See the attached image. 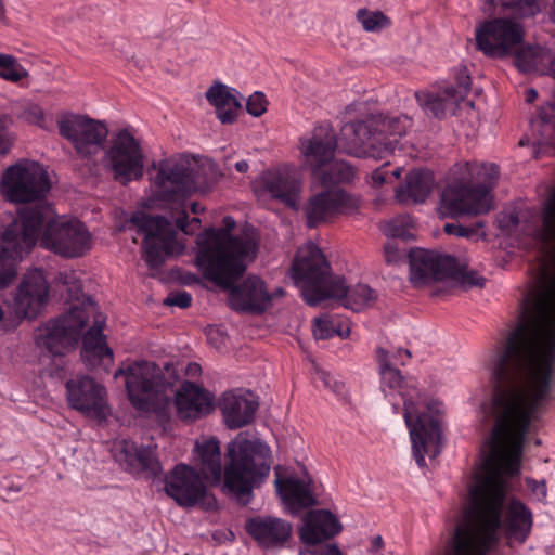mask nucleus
Masks as SVG:
<instances>
[{"label":"nucleus","instance_id":"1","mask_svg":"<svg viewBox=\"0 0 555 555\" xmlns=\"http://www.w3.org/2000/svg\"><path fill=\"white\" fill-rule=\"evenodd\" d=\"M493 391L492 411L495 417L493 446L483 459L475 482L468 487L469 502L452 529L467 522L479 530V516L486 515L492 505L498 506L500 525L509 540L524 543L533 524L531 511L520 501L512 499L502 509L506 499V476L514 477L520 470V456L526 435L533 421L539 418L540 408L548 399L555 374V336L529 330L516 324L495 345L489 358Z\"/></svg>","mask_w":555,"mask_h":555},{"label":"nucleus","instance_id":"2","mask_svg":"<svg viewBox=\"0 0 555 555\" xmlns=\"http://www.w3.org/2000/svg\"><path fill=\"white\" fill-rule=\"evenodd\" d=\"M199 475L212 486L222 480V491L243 506L254 499V490L269 476L272 456L268 444L259 439H235L227 447L222 465L220 442L216 438L196 442Z\"/></svg>","mask_w":555,"mask_h":555},{"label":"nucleus","instance_id":"3","mask_svg":"<svg viewBox=\"0 0 555 555\" xmlns=\"http://www.w3.org/2000/svg\"><path fill=\"white\" fill-rule=\"evenodd\" d=\"M91 318L93 324L83 335L81 358L89 366H95L105 360L112 362L113 350L107 346L103 334L105 318L90 297L80 306H73L67 313L40 326L35 337L37 347L54 357L64 356L77 346L81 332Z\"/></svg>","mask_w":555,"mask_h":555},{"label":"nucleus","instance_id":"4","mask_svg":"<svg viewBox=\"0 0 555 555\" xmlns=\"http://www.w3.org/2000/svg\"><path fill=\"white\" fill-rule=\"evenodd\" d=\"M223 224L197 236L196 264L206 280L229 286L233 278L246 271L247 261L257 257L259 234L255 228L246 227L232 235L236 222L231 216L223 218Z\"/></svg>","mask_w":555,"mask_h":555},{"label":"nucleus","instance_id":"5","mask_svg":"<svg viewBox=\"0 0 555 555\" xmlns=\"http://www.w3.org/2000/svg\"><path fill=\"white\" fill-rule=\"evenodd\" d=\"M126 376V389L132 406L143 413H153L167 420L171 405L172 386L178 380L173 365L160 369L155 362L140 361L115 372V378Z\"/></svg>","mask_w":555,"mask_h":555},{"label":"nucleus","instance_id":"6","mask_svg":"<svg viewBox=\"0 0 555 555\" xmlns=\"http://www.w3.org/2000/svg\"><path fill=\"white\" fill-rule=\"evenodd\" d=\"M291 276L300 286L304 299L310 306L330 298H341L347 294L345 279L332 276L328 261L313 243L298 248Z\"/></svg>","mask_w":555,"mask_h":555},{"label":"nucleus","instance_id":"7","mask_svg":"<svg viewBox=\"0 0 555 555\" xmlns=\"http://www.w3.org/2000/svg\"><path fill=\"white\" fill-rule=\"evenodd\" d=\"M156 173L151 178L154 197L159 202L183 206L184 201L197 192L204 179L198 159L177 155L153 163Z\"/></svg>","mask_w":555,"mask_h":555},{"label":"nucleus","instance_id":"8","mask_svg":"<svg viewBox=\"0 0 555 555\" xmlns=\"http://www.w3.org/2000/svg\"><path fill=\"white\" fill-rule=\"evenodd\" d=\"M44 212L21 209L0 235V289L8 287L17 276L16 260L30 253L37 244Z\"/></svg>","mask_w":555,"mask_h":555},{"label":"nucleus","instance_id":"9","mask_svg":"<svg viewBox=\"0 0 555 555\" xmlns=\"http://www.w3.org/2000/svg\"><path fill=\"white\" fill-rule=\"evenodd\" d=\"M478 176L482 180L479 184H453L443 190L439 207L443 216L482 215L491 209L490 191L499 179V167L482 165Z\"/></svg>","mask_w":555,"mask_h":555},{"label":"nucleus","instance_id":"10","mask_svg":"<svg viewBox=\"0 0 555 555\" xmlns=\"http://www.w3.org/2000/svg\"><path fill=\"white\" fill-rule=\"evenodd\" d=\"M44 212L39 233L40 246L63 258H79L91 249V234L79 220L52 219L48 205L24 207Z\"/></svg>","mask_w":555,"mask_h":555},{"label":"nucleus","instance_id":"11","mask_svg":"<svg viewBox=\"0 0 555 555\" xmlns=\"http://www.w3.org/2000/svg\"><path fill=\"white\" fill-rule=\"evenodd\" d=\"M50 189L51 181L44 168L37 162L27 159L9 166L0 182L3 197L16 204L36 202V206L43 205L41 202L46 199Z\"/></svg>","mask_w":555,"mask_h":555},{"label":"nucleus","instance_id":"12","mask_svg":"<svg viewBox=\"0 0 555 555\" xmlns=\"http://www.w3.org/2000/svg\"><path fill=\"white\" fill-rule=\"evenodd\" d=\"M428 411L413 417L408 403H404V420L410 429L413 455L420 467L425 466V455L435 460L442 446L441 418L442 403L435 401L427 405Z\"/></svg>","mask_w":555,"mask_h":555},{"label":"nucleus","instance_id":"13","mask_svg":"<svg viewBox=\"0 0 555 555\" xmlns=\"http://www.w3.org/2000/svg\"><path fill=\"white\" fill-rule=\"evenodd\" d=\"M56 126L60 137L68 141L81 158L95 156L108 135V129L103 121L82 114L61 113L56 117Z\"/></svg>","mask_w":555,"mask_h":555},{"label":"nucleus","instance_id":"14","mask_svg":"<svg viewBox=\"0 0 555 555\" xmlns=\"http://www.w3.org/2000/svg\"><path fill=\"white\" fill-rule=\"evenodd\" d=\"M105 159L114 180L121 185L143 177L144 153L141 143L129 129H121L116 133L105 153Z\"/></svg>","mask_w":555,"mask_h":555},{"label":"nucleus","instance_id":"15","mask_svg":"<svg viewBox=\"0 0 555 555\" xmlns=\"http://www.w3.org/2000/svg\"><path fill=\"white\" fill-rule=\"evenodd\" d=\"M50 287L42 270L27 271L17 287L7 312V322L3 327H15L24 319H35L42 310L49 298Z\"/></svg>","mask_w":555,"mask_h":555},{"label":"nucleus","instance_id":"16","mask_svg":"<svg viewBox=\"0 0 555 555\" xmlns=\"http://www.w3.org/2000/svg\"><path fill=\"white\" fill-rule=\"evenodd\" d=\"M498 506L492 505L486 515L479 517L481 531L472 529L465 521L462 522L453 537L446 540L442 555H488L495 541V528L500 525Z\"/></svg>","mask_w":555,"mask_h":555},{"label":"nucleus","instance_id":"17","mask_svg":"<svg viewBox=\"0 0 555 555\" xmlns=\"http://www.w3.org/2000/svg\"><path fill=\"white\" fill-rule=\"evenodd\" d=\"M360 198L344 189H324L311 194L302 206L309 229L330 222L336 216L352 215L360 208Z\"/></svg>","mask_w":555,"mask_h":555},{"label":"nucleus","instance_id":"18","mask_svg":"<svg viewBox=\"0 0 555 555\" xmlns=\"http://www.w3.org/2000/svg\"><path fill=\"white\" fill-rule=\"evenodd\" d=\"M165 491L183 507L201 505L207 511L217 507V500L207 491L199 473L185 464L176 465L166 476Z\"/></svg>","mask_w":555,"mask_h":555},{"label":"nucleus","instance_id":"19","mask_svg":"<svg viewBox=\"0 0 555 555\" xmlns=\"http://www.w3.org/2000/svg\"><path fill=\"white\" fill-rule=\"evenodd\" d=\"M524 29L509 18L485 21L476 28V46L485 55L504 59L524 40Z\"/></svg>","mask_w":555,"mask_h":555},{"label":"nucleus","instance_id":"20","mask_svg":"<svg viewBox=\"0 0 555 555\" xmlns=\"http://www.w3.org/2000/svg\"><path fill=\"white\" fill-rule=\"evenodd\" d=\"M409 260L410 281L416 288L447 281L459 272V262L453 256L434 250L411 249Z\"/></svg>","mask_w":555,"mask_h":555},{"label":"nucleus","instance_id":"21","mask_svg":"<svg viewBox=\"0 0 555 555\" xmlns=\"http://www.w3.org/2000/svg\"><path fill=\"white\" fill-rule=\"evenodd\" d=\"M68 404L85 415L103 420L107 415L105 388L89 376H77L66 382Z\"/></svg>","mask_w":555,"mask_h":555},{"label":"nucleus","instance_id":"22","mask_svg":"<svg viewBox=\"0 0 555 555\" xmlns=\"http://www.w3.org/2000/svg\"><path fill=\"white\" fill-rule=\"evenodd\" d=\"M371 114L347 122L340 130V150L341 152L354 157H372L380 159L382 144L376 139L374 125ZM390 142H388V145Z\"/></svg>","mask_w":555,"mask_h":555},{"label":"nucleus","instance_id":"23","mask_svg":"<svg viewBox=\"0 0 555 555\" xmlns=\"http://www.w3.org/2000/svg\"><path fill=\"white\" fill-rule=\"evenodd\" d=\"M245 272L233 278L229 286L214 283L216 286L229 291V302L232 309L242 312H263L271 304L272 295L268 293L264 282L255 275L247 276L242 284L236 282Z\"/></svg>","mask_w":555,"mask_h":555},{"label":"nucleus","instance_id":"24","mask_svg":"<svg viewBox=\"0 0 555 555\" xmlns=\"http://www.w3.org/2000/svg\"><path fill=\"white\" fill-rule=\"evenodd\" d=\"M456 87L444 89L442 94H433L421 91L415 93L420 106L427 115L441 119L447 113H454L459 104L465 100L470 90V76L465 66L460 67L455 74Z\"/></svg>","mask_w":555,"mask_h":555},{"label":"nucleus","instance_id":"25","mask_svg":"<svg viewBox=\"0 0 555 555\" xmlns=\"http://www.w3.org/2000/svg\"><path fill=\"white\" fill-rule=\"evenodd\" d=\"M175 383H177V380ZM214 395L208 390L192 382H185L178 391H176L175 386H172L170 409H172L175 403L177 414L181 420L195 421L209 414L214 410ZM169 415H171V410H169ZM157 420L162 424H165L170 420V416H168L167 420Z\"/></svg>","mask_w":555,"mask_h":555},{"label":"nucleus","instance_id":"26","mask_svg":"<svg viewBox=\"0 0 555 555\" xmlns=\"http://www.w3.org/2000/svg\"><path fill=\"white\" fill-rule=\"evenodd\" d=\"M338 139L330 124L315 127L309 137L300 139V153L305 164L311 168L312 175L320 171L334 158Z\"/></svg>","mask_w":555,"mask_h":555},{"label":"nucleus","instance_id":"27","mask_svg":"<svg viewBox=\"0 0 555 555\" xmlns=\"http://www.w3.org/2000/svg\"><path fill=\"white\" fill-rule=\"evenodd\" d=\"M246 532L263 548L283 547L292 537L293 527L287 520L273 516H255L246 519Z\"/></svg>","mask_w":555,"mask_h":555},{"label":"nucleus","instance_id":"28","mask_svg":"<svg viewBox=\"0 0 555 555\" xmlns=\"http://www.w3.org/2000/svg\"><path fill=\"white\" fill-rule=\"evenodd\" d=\"M257 184L262 191L268 192L271 197L280 199L285 205L295 208L298 195L301 191V182L295 172L289 170H267Z\"/></svg>","mask_w":555,"mask_h":555},{"label":"nucleus","instance_id":"29","mask_svg":"<svg viewBox=\"0 0 555 555\" xmlns=\"http://www.w3.org/2000/svg\"><path fill=\"white\" fill-rule=\"evenodd\" d=\"M300 528V540L308 545H317L328 540L343 530L338 518L328 509H314L304 516Z\"/></svg>","mask_w":555,"mask_h":555},{"label":"nucleus","instance_id":"30","mask_svg":"<svg viewBox=\"0 0 555 555\" xmlns=\"http://www.w3.org/2000/svg\"><path fill=\"white\" fill-rule=\"evenodd\" d=\"M258 406L259 403L251 393L224 392L219 401L224 422L231 429L249 425L255 418Z\"/></svg>","mask_w":555,"mask_h":555},{"label":"nucleus","instance_id":"31","mask_svg":"<svg viewBox=\"0 0 555 555\" xmlns=\"http://www.w3.org/2000/svg\"><path fill=\"white\" fill-rule=\"evenodd\" d=\"M371 116L377 141L379 143L390 142L389 145H385V149H379L380 158H384L395 151L399 139L411 127V119L406 115L391 116L383 113L371 114ZM380 147H384V144Z\"/></svg>","mask_w":555,"mask_h":555},{"label":"nucleus","instance_id":"32","mask_svg":"<svg viewBox=\"0 0 555 555\" xmlns=\"http://www.w3.org/2000/svg\"><path fill=\"white\" fill-rule=\"evenodd\" d=\"M434 175L428 169H413L404 182L395 190L396 199L400 204H421L426 201L434 188Z\"/></svg>","mask_w":555,"mask_h":555},{"label":"nucleus","instance_id":"33","mask_svg":"<svg viewBox=\"0 0 555 555\" xmlns=\"http://www.w3.org/2000/svg\"><path fill=\"white\" fill-rule=\"evenodd\" d=\"M275 487L282 501L292 514H297L305 508L318 504L312 494L310 483L298 478H278Z\"/></svg>","mask_w":555,"mask_h":555},{"label":"nucleus","instance_id":"34","mask_svg":"<svg viewBox=\"0 0 555 555\" xmlns=\"http://www.w3.org/2000/svg\"><path fill=\"white\" fill-rule=\"evenodd\" d=\"M234 92V89L219 81H216L206 91L207 101L216 108L217 118L223 125H231L237 118L241 103Z\"/></svg>","mask_w":555,"mask_h":555},{"label":"nucleus","instance_id":"35","mask_svg":"<svg viewBox=\"0 0 555 555\" xmlns=\"http://www.w3.org/2000/svg\"><path fill=\"white\" fill-rule=\"evenodd\" d=\"M170 221L163 216H151L144 211L138 210L131 215L129 229L135 230L143 235V244L163 238L169 232Z\"/></svg>","mask_w":555,"mask_h":555},{"label":"nucleus","instance_id":"36","mask_svg":"<svg viewBox=\"0 0 555 555\" xmlns=\"http://www.w3.org/2000/svg\"><path fill=\"white\" fill-rule=\"evenodd\" d=\"M327 166L320 168L314 172L313 177L320 180L321 184L326 189L332 185L350 183L356 177L354 168L345 160H331Z\"/></svg>","mask_w":555,"mask_h":555},{"label":"nucleus","instance_id":"37","mask_svg":"<svg viewBox=\"0 0 555 555\" xmlns=\"http://www.w3.org/2000/svg\"><path fill=\"white\" fill-rule=\"evenodd\" d=\"M450 284L448 288L437 287L431 292V296H440L443 295L456 286H460L462 289L467 291L473 287L482 288L486 284V279L479 275L477 272L473 270H466L465 266H461L459 263V272L454 276H449L447 280Z\"/></svg>","mask_w":555,"mask_h":555},{"label":"nucleus","instance_id":"38","mask_svg":"<svg viewBox=\"0 0 555 555\" xmlns=\"http://www.w3.org/2000/svg\"><path fill=\"white\" fill-rule=\"evenodd\" d=\"M170 255L171 244L169 241L160 238L155 242L143 244L142 257L149 269L152 271V276H155Z\"/></svg>","mask_w":555,"mask_h":555},{"label":"nucleus","instance_id":"39","mask_svg":"<svg viewBox=\"0 0 555 555\" xmlns=\"http://www.w3.org/2000/svg\"><path fill=\"white\" fill-rule=\"evenodd\" d=\"M377 298L376 292L366 284H357L348 288L347 294L337 298L344 300L343 306L353 311H361L362 309L371 306Z\"/></svg>","mask_w":555,"mask_h":555},{"label":"nucleus","instance_id":"40","mask_svg":"<svg viewBox=\"0 0 555 555\" xmlns=\"http://www.w3.org/2000/svg\"><path fill=\"white\" fill-rule=\"evenodd\" d=\"M140 447L126 439L117 440L112 447L114 460L126 470L135 469V460H138Z\"/></svg>","mask_w":555,"mask_h":555},{"label":"nucleus","instance_id":"41","mask_svg":"<svg viewBox=\"0 0 555 555\" xmlns=\"http://www.w3.org/2000/svg\"><path fill=\"white\" fill-rule=\"evenodd\" d=\"M376 357L383 384L391 389L400 388L403 383V376L398 369L391 366L388 351L378 347L376 350Z\"/></svg>","mask_w":555,"mask_h":555},{"label":"nucleus","instance_id":"42","mask_svg":"<svg viewBox=\"0 0 555 555\" xmlns=\"http://www.w3.org/2000/svg\"><path fill=\"white\" fill-rule=\"evenodd\" d=\"M512 55L515 57L516 67L524 72H530L537 66V60L540 55V48L533 44L518 43Z\"/></svg>","mask_w":555,"mask_h":555},{"label":"nucleus","instance_id":"43","mask_svg":"<svg viewBox=\"0 0 555 555\" xmlns=\"http://www.w3.org/2000/svg\"><path fill=\"white\" fill-rule=\"evenodd\" d=\"M29 75L16 57L11 54L0 53V77L11 82H18Z\"/></svg>","mask_w":555,"mask_h":555},{"label":"nucleus","instance_id":"44","mask_svg":"<svg viewBox=\"0 0 555 555\" xmlns=\"http://www.w3.org/2000/svg\"><path fill=\"white\" fill-rule=\"evenodd\" d=\"M502 13L516 17L533 16L540 11L539 0H499Z\"/></svg>","mask_w":555,"mask_h":555},{"label":"nucleus","instance_id":"45","mask_svg":"<svg viewBox=\"0 0 555 555\" xmlns=\"http://www.w3.org/2000/svg\"><path fill=\"white\" fill-rule=\"evenodd\" d=\"M412 220L409 216L395 218L385 224L384 233L391 240L400 238L403 242L414 240L411 233Z\"/></svg>","mask_w":555,"mask_h":555},{"label":"nucleus","instance_id":"46","mask_svg":"<svg viewBox=\"0 0 555 555\" xmlns=\"http://www.w3.org/2000/svg\"><path fill=\"white\" fill-rule=\"evenodd\" d=\"M135 469H140L151 477H157L162 474L163 468L153 448L140 447L138 460H135Z\"/></svg>","mask_w":555,"mask_h":555},{"label":"nucleus","instance_id":"47","mask_svg":"<svg viewBox=\"0 0 555 555\" xmlns=\"http://www.w3.org/2000/svg\"><path fill=\"white\" fill-rule=\"evenodd\" d=\"M357 18L366 31H378L390 25V20L380 11H369L360 9L357 12Z\"/></svg>","mask_w":555,"mask_h":555},{"label":"nucleus","instance_id":"48","mask_svg":"<svg viewBox=\"0 0 555 555\" xmlns=\"http://www.w3.org/2000/svg\"><path fill=\"white\" fill-rule=\"evenodd\" d=\"M312 333L315 339H328L335 334L341 335L327 315L315 318L313 320Z\"/></svg>","mask_w":555,"mask_h":555},{"label":"nucleus","instance_id":"49","mask_svg":"<svg viewBox=\"0 0 555 555\" xmlns=\"http://www.w3.org/2000/svg\"><path fill=\"white\" fill-rule=\"evenodd\" d=\"M485 223L482 221L476 222L474 227H464L455 223H447L443 227V230L447 234H453L459 237H472L473 235L478 233L479 228H483Z\"/></svg>","mask_w":555,"mask_h":555},{"label":"nucleus","instance_id":"50","mask_svg":"<svg viewBox=\"0 0 555 555\" xmlns=\"http://www.w3.org/2000/svg\"><path fill=\"white\" fill-rule=\"evenodd\" d=\"M267 100L264 98V94L262 92H255L251 94L246 103V109L247 112L255 116L260 117L262 114L267 111Z\"/></svg>","mask_w":555,"mask_h":555},{"label":"nucleus","instance_id":"51","mask_svg":"<svg viewBox=\"0 0 555 555\" xmlns=\"http://www.w3.org/2000/svg\"><path fill=\"white\" fill-rule=\"evenodd\" d=\"M175 223L176 227L185 234H193V232L199 228L201 219L198 217H193L189 220L185 209H182L180 215L176 218Z\"/></svg>","mask_w":555,"mask_h":555},{"label":"nucleus","instance_id":"52","mask_svg":"<svg viewBox=\"0 0 555 555\" xmlns=\"http://www.w3.org/2000/svg\"><path fill=\"white\" fill-rule=\"evenodd\" d=\"M164 305L166 306H177L179 308L185 309L191 306L192 296L185 291L182 292H171L164 299Z\"/></svg>","mask_w":555,"mask_h":555},{"label":"nucleus","instance_id":"53","mask_svg":"<svg viewBox=\"0 0 555 555\" xmlns=\"http://www.w3.org/2000/svg\"><path fill=\"white\" fill-rule=\"evenodd\" d=\"M384 254L387 263H397L403 258V254L401 253L397 242L391 238H389L384 245Z\"/></svg>","mask_w":555,"mask_h":555},{"label":"nucleus","instance_id":"54","mask_svg":"<svg viewBox=\"0 0 555 555\" xmlns=\"http://www.w3.org/2000/svg\"><path fill=\"white\" fill-rule=\"evenodd\" d=\"M372 181L375 186H380L384 183L392 182L388 163L384 164L372 172Z\"/></svg>","mask_w":555,"mask_h":555},{"label":"nucleus","instance_id":"55","mask_svg":"<svg viewBox=\"0 0 555 555\" xmlns=\"http://www.w3.org/2000/svg\"><path fill=\"white\" fill-rule=\"evenodd\" d=\"M526 483L532 492L539 494L542 499L546 498L547 489L545 481H537L534 479L527 478Z\"/></svg>","mask_w":555,"mask_h":555},{"label":"nucleus","instance_id":"56","mask_svg":"<svg viewBox=\"0 0 555 555\" xmlns=\"http://www.w3.org/2000/svg\"><path fill=\"white\" fill-rule=\"evenodd\" d=\"M29 116L31 118V120L34 122H36L40 128L42 129H48L47 126L44 125V113L42 111V108H40L39 106H34L29 109Z\"/></svg>","mask_w":555,"mask_h":555},{"label":"nucleus","instance_id":"57","mask_svg":"<svg viewBox=\"0 0 555 555\" xmlns=\"http://www.w3.org/2000/svg\"><path fill=\"white\" fill-rule=\"evenodd\" d=\"M313 555H343L340 550L336 544L333 545H320L317 546L315 550L312 552Z\"/></svg>","mask_w":555,"mask_h":555},{"label":"nucleus","instance_id":"58","mask_svg":"<svg viewBox=\"0 0 555 555\" xmlns=\"http://www.w3.org/2000/svg\"><path fill=\"white\" fill-rule=\"evenodd\" d=\"M384 547V540L380 535H375L371 541L370 552H378Z\"/></svg>","mask_w":555,"mask_h":555},{"label":"nucleus","instance_id":"59","mask_svg":"<svg viewBox=\"0 0 555 555\" xmlns=\"http://www.w3.org/2000/svg\"><path fill=\"white\" fill-rule=\"evenodd\" d=\"M548 108L552 112V116H550L543 109L540 112V118L543 122H550L552 117L555 116V101L548 103Z\"/></svg>","mask_w":555,"mask_h":555},{"label":"nucleus","instance_id":"60","mask_svg":"<svg viewBox=\"0 0 555 555\" xmlns=\"http://www.w3.org/2000/svg\"><path fill=\"white\" fill-rule=\"evenodd\" d=\"M538 99V92L535 89L530 88L526 91V102L533 103Z\"/></svg>","mask_w":555,"mask_h":555},{"label":"nucleus","instance_id":"61","mask_svg":"<svg viewBox=\"0 0 555 555\" xmlns=\"http://www.w3.org/2000/svg\"><path fill=\"white\" fill-rule=\"evenodd\" d=\"M201 372V365L197 363H190L186 369V374L191 376H195L197 373Z\"/></svg>","mask_w":555,"mask_h":555},{"label":"nucleus","instance_id":"62","mask_svg":"<svg viewBox=\"0 0 555 555\" xmlns=\"http://www.w3.org/2000/svg\"><path fill=\"white\" fill-rule=\"evenodd\" d=\"M234 167L238 172L244 173L248 170L249 165L246 160H240L235 163Z\"/></svg>","mask_w":555,"mask_h":555},{"label":"nucleus","instance_id":"63","mask_svg":"<svg viewBox=\"0 0 555 555\" xmlns=\"http://www.w3.org/2000/svg\"><path fill=\"white\" fill-rule=\"evenodd\" d=\"M204 210H205L204 206H202L199 203L194 202L191 204V211L194 215H198V214L203 212Z\"/></svg>","mask_w":555,"mask_h":555},{"label":"nucleus","instance_id":"64","mask_svg":"<svg viewBox=\"0 0 555 555\" xmlns=\"http://www.w3.org/2000/svg\"><path fill=\"white\" fill-rule=\"evenodd\" d=\"M483 1H485V7H483L485 13L491 14L492 13V9L495 5V0H483Z\"/></svg>","mask_w":555,"mask_h":555}]
</instances>
